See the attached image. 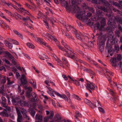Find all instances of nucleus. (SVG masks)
<instances>
[{"mask_svg":"<svg viewBox=\"0 0 122 122\" xmlns=\"http://www.w3.org/2000/svg\"><path fill=\"white\" fill-rule=\"evenodd\" d=\"M68 9L67 10L69 11H73L76 13V16L79 19H80L82 16V14L84 11H82L81 9L77 5L73 4L69 8L68 6Z\"/></svg>","mask_w":122,"mask_h":122,"instance_id":"f257e3e1","label":"nucleus"},{"mask_svg":"<svg viewBox=\"0 0 122 122\" xmlns=\"http://www.w3.org/2000/svg\"><path fill=\"white\" fill-rule=\"evenodd\" d=\"M59 48L61 50L65 51L66 53L65 54V55L68 57L74 59L75 58V53L70 50L71 48L69 46H58Z\"/></svg>","mask_w":122,"mask_h":122,"instance_id":"f03ea898","label":"nucleus"},{"mask_svg":"<svg viewBox=\"0 0 122 122\" xmlns=\"http://www.w3.org/2000/svg\"><path fill=\"white\" fill-rule=\"evenodd\" d=\"M83 13L82 14L81 18L80 19V20L83 21L87 20L88 19V18L90 17L92 15V13H87L86 15V12L85 10H84Z\"/></svg>","mask_w":122,"mask_h":122,"instance_id":"7ed1b4c3","label":"nucleus"},{"mask_svg":"<svg viewBox=\"0 0 122 122\" xmlns=\"http://www.w3.org/2000/svg\"><path fill=\"white\" fill-rule=\"evenodd\" d=\"M104 15V13L102 12V11L97 9L96 10V15L97 16L94 17L95 20L94 19L92 20V18L91 20H93L94 21L95 20L96 21L100 19V18H101V17L100 16H103Z\"/></svg>","mask_w":122,"mask_h":122,"instance_id":"20e7f679","label":"nucleus"},{"mask_svg":"<svg viewBox=\"0 0 122 122\" xmlns=\"http://www.w3.org/2000/svg\"><path fill=\"white\" fill-rule=\"evenodd\" d=\"M24 99V96L23 95H21V96L12 99V102L13 104L15 105L19 104L20 100L21 99Z\"/></svg>","mask_w":122,"mask_h":122,"instance_id":"39448f33","label":"nucleus"},{"mask_svg":"<svg viewBox=\"0 0 122 122\" xmlns=\"http://www.w3.org/2000/svg\"><path fill=\"white\" fill-rule=\"evenodd\" d=\"M106 30L109 32L108 35L107 42H108L109 40L113 39L114 35V33L112 32V30H109V27L107 28Z\"/></svg>","mask_w":122,"mask_h":122,"instance_id":"423d86ee","label":"nucleus"},{"mask_svg":"<svg viewBox=\"0 0 122 122\" xmlns=\"http://www.w3.org/2000/svg\"><path fill=\"white\" fill-rule=\"evenodd\" d=\"M86 87L91 93L92 92V91L94 90L95 88L93 84L90 82L87 84Z\"/></svg>","mask_w":122,"mask_h":122,"instance_id":"0eeeda50","label":"nucleus"},{"mask_svg":"<svg viewBox=\"0 0 122 122\" xmlns=\"http://www.w3.org/2000/svg\"><path fill=\"white\" fill-rule=\"evenodd\" d=\"M109 14L108 13H107L106 15L108 16V22L107 24L108 25H111L112 24V20L111 17V13H112V11L111 10L109 11Z\"/></svg>","mask_w":122,"mask_h":122,"instance_id":"6e6552de","label":"nucleus"},{"mask_svg":"<svg viewBox=\"0 0 122 122\" xmlns=\"http://www.w3.org/2000/svg\"><path fill=\"white\" fill-rule=\"evenodd\" d=\"M55 94L57 96H59L60 97L64 99H66L67 101L69 102H71V100L70 99V98L67 97L65 95L63 94L62 95H61L59 93L56 92H55Z\"/></svg>","mask_w":122,"mask_h":122,"instance_id":"1a4fd4ad","label":"nucleus"},{"mask_svg":"<svg viewBox=\"0 0 122 122\" xmlns=\"http://www.w3.org/2000/svg\"><path fill=\"white\" fill-rule=\"evenodd\" d=\"M21 84L23 85H26L27 83L26 78L25 75L24 74L22 75V77L20 79Z\"/></svg>","mask_w":122,"mask_h":122,"instance_id":"9d476101","label":"nucleus"},{"mask_svg":"<svg viewBox=\"0 0 122 122\" xmlns=\"http://www.w3.org/2000/svg\"><path fill=\"white\" fill-rule=\"evenodd\" d=\"M61 116L58 114H57L54 117V120L50 122H59L61 121Z\"/></svg>","mask_w":122,"mask_h":122,"instance_id":"9b49d317","label":"nucleus"},{"mask_svg":"<svg viewBox=\"0 0 122 122\" xmlns=\"http://www.w3.org/2000/svg\"><path fill=\"white\" fill-rule=\"evenodd\" d=\"M31 96L32 97L31 100V102H34L38 101V98L35 93L34 92L32 93Z\"/></svg>","mask_w":122,"mask_h":122,"instance_id":"f8f14e48","label":"nucleus"},{"mask_svg":"<svg viewBox=\"0 0 122 122\" xmlns=\"http://www.w3.org/2000/svg\"><path fill=\"white\" fill-rule=\"evenodd\" d=\"M92 2L96 4H101L103 3H107L108 1L105 0H92Z\"/></svg>","mask_w":122,"mask_h":122,"instance_id":"ddd939ff","label":"nucleus"},{"mask_svg":"<svg viewBox=\"0 0 122 122\" xmlns=\"http://www.w3.org/2000/svg\"><path fill=\"white\" fill-rule=\"evenodd\" d=\"M106 48L107 49L108 53H110L112 52H114L115 50L113 48L112 46H106Z\"/></svg>","mask_w":122,"mask_h":122,"instance_id":"4468645a","label":"nucleus"},{"mask_svg":"<svg viewBox=\"0 0 122 122\" xmlns=\"http://www.w3.org/2000/svg\"><path fill=\"white\" fill-rule=\"evenodd\" d=\"M35 40L36 42L41 44V45H45L46 44V43L45 42H44L42 39L36 37L35 38Z\"/></svg>","mask_w":122,"mask_h":122,"instance_id":"2eb2a0df","label":"nucleus"},{"mask_svg":"<svg viewBox=\"0 0 122 122\" xmlns=\"http://www.w3.org/2000/svg\"><path fill=\"white\" fill-rule=\"evenodd\" d=\"M84 71H85L87 73H89L93 76H95V73L94 72L92 71L90 69L85 68L84 69Z\"/></svg>","mask_w":122,"mask_h":122,"instance_id":"dca6fc26","label":"nucleus"},{"mask_svg":"<svg viewBox=\"0 0 122 122\" xmlns=\"http://www.w3.org/2000/svg\"><path fill=\"white\" fill-rule=\"evenodd\" d=\"M25 99V97L24 99H21L20 100V101L19 104L22 106H24L26 105L27 104V103L26 101H24Z\"/></svg>","mask_w":122,"mask_h":122,"instance_id":"f3484780","label":"nucleus"},{"mask_svg":"<svg viewBox=\"0 0 122 122\" xmlns=\"http://www.w3.org/2000/svg\"><path fill=\"white\" fill-rule=\"evenodd\" d=\"M98 8L99 9L102 10L105 12H107V13H108V14H109V11L110 10H112L111 9H109L108 10H107V9L105 7L102 6H99L98 7Z\"/></svg>","mask_w":122,"mask_h":122,"instance_id":"a211bd4d","label":"nucleus"},{"mask_svg":"<svg viewBox=\"0 0 122 122\" xmlns=\"http://www.w3.org/2000/svg\"><path fill=\"white\" fill-rule=\"evenodd\" d=\"M13 32L16 35H17L20 38L22 39H23V36L22 34L16 30H13Z\"/></svg>","mask_w":122,"mask_h":122,"instance_id":"6ab92c4d","label":"nucleus"},{"mask_svg":"<svg viewBox=\"0 0 122 122\" xmlns=\"http://www.w3.org/2000/svg\"><path fill=\"white\" fill-rule=\"evenodd\" d=\"M100 19H101V27H103L105 24L106 20L105 18L101 17Z\"/></svg>","mask_w":122,"mask_h":122,"instance_id":"aec40b11","label":"nucleus"},{"mask_svg":"<svg viewBox=\"0 0 122 122\" xmlns=\"http://www.w3.org/2000/svg\"><path fill=\"white\" fill-rule=\"evenodd\" d=\"M73 31H74V33L76 35V37L78 39L81 40V36L80 34H81V33H80L79 34L77 33V31L76 29H74Z\"/></svg>","mask_w":122,"mask_h":122,"instance_id":"412c9836","label":"nucleus"},{"mask_svg":"<svg viewBox=\"0 0 122 122\" xmlns=\"http://www.w3.org/2000/svg\"><path fill=\"white\" fill-rule=\"evenodd\" d=\"M29 112L30 113L31 115L33 117H34L35 115L36 111L33 108H29Z\"/></svg>","mask_w":122,"mask_h":122,"instance_id":"4be33fe9","label":"nucleus"},{"mask_svg":"<svg viewBox=\"0 0 122 122\" xmlns=\"http://www.w3.org/2000/svg\"><path fill=\"white\" fill-rule=\"evenodd\" d=\"M36 120L40 121H42L43 120L42 116L38 113L36 114Z\"/></svg>","mask_w":122,"mask_h":122,"instance_id":"5701e85b","label":"nucleus"},{"mask_svg":"<svg viewBox=\"0 0 122 122\" xmlns=\"http://www.w3.org/2000/svg\"><path fill=\"white\" fill-rule=\"evenodd\" d=\"M46 36H48L50 39L53 40L55 42L57 41V39L53 37L51 35L49 34L48 33H46Z\"/></svg>","mask_w":122,"mask_h":122,"instance_id":"b1692460","label":"nucleus"},{"mask_svg":"<svg viewBox=\"0 0 122 122\" xmlns=\"http://www.w3.org/2000/svg\"><path fill=\"white\" fill-rule=\"evenodd\" d=\"M4 53L7 55L8 56L9 58L11 59L14 58V56L10 54L8 51H5L4 52Z\"/></svg>","mask_w":122,"mask_h":122,"instance_id":"393cba45","label":"nucleus"},{"mask_svg":"<svg viewBox=\"0 0 122 122\" xmlns=\"http://www.w3.org/2000/svg\"><path fill=\"white\" fill-rule=\"evenodd\" d=\"M0 115L2 117H8V114L7 112H5L3 111L1 112L0 114Z\"/></svg>","mask_w":122,"mask_h":122,"instance_id":"a878e982","label":"nucleus"},{"mask_svg":"<svg viewBox=\"0 0 122 122\" xmlns=\"http://www.w3.org/2000/svg\"><path fill=\"white\" fill-rule=\"evenodd\" d=\"M88 105L92 108H93L95 107H97L99 106V105H97L96 104H95V105H93L91 102Z\"/></svg>","mask_w":122,"mask_h":122,"instance_id":"bb28decb","label":"nucleus"},{"mask_svg":"<svg viewBox=\"0 0 122 122\" xmlns=\"http://www.w3.org/2000/svg\"><path fill=\"white\" fill-rule=\"evenodd\" d=\"M74 60L75 61H79L80 63H82L83 64H85L86 65H87V63H85L83 61L81 60H79V59L77 58L76 57H75V58L74 59Z\"/></svg>","mask_w":122,"mask_h":122,"instance_id":"cd10ccee","label":"nucleus"},{"mask_svg":"<svg viewBox=\"0 0 122 122\" xmlns=\"http://www.w3.org/2000/svg\"><path fill=\"white\" fill-rule=\"evenodd\" d=\"M62 60L63 64H65L66 66H67V62L66 59L64 57H63L62 58Z\"/></svg>","mask_w":122,"mask_h":122,"instance_id":"c85d7f7f","label":"nucleus"},{"mask_svg":"<svg viewBox=\"0 0 122 122\" xmlns=\"http://www.w3.org/2000/svg\"><path fill=\"white\" fill-rule=\"evenodd\" d=\"M76 115L75 116L76 118L75 121H76L78 120L77 117H81V114L79 112H76Z\"/></svg>","mask_w":122,"mask_h":122,"instance_id":"c756f323","label":"nucleus"},{"mask_svg":"<svg viewBox=\"0 0 122 122\" xmlns=\"http://www.w3.org/2000/svg\"><path fill=\"white\" fill-rule=\"evenodd\" d=\"M98 48L99 50L102 53L104 49V46H98Z\"/></svg>","mask_w":122,"mask_h":122,"instance_id":"7c9ffc66","label":"nucleus"},{"mask_svg":"<svg viewBox=\"0 0 122 122\" xmlns=\"http://www.w3.org/2000/svg\"><path fill=\"white\" fill-rule=\"evenodd\" d=\"M22 118V115L18 116L17 119V122H21V119Z\"/></svg>","mask_w":122,"mask_h":122,"instance_id":"2f4dec72","label":"nucleus"},{"mask_svg":"<svg viewBox=\"0 0 122 122\" xmlns=\"http://www.w3.org/2000/svg\"><path fill=\"white\" fill-rule=\"evenodd\" d=\"M4 43L5 45L6 46H11L12 45V44L9 43V42L6 41L4 40Z\"/></svg>","mask_w":122,"mask_h":122,"instance_id":"473e14b6","label":"nucleus"},{"mask_svg":"<svg viewBox=\"0 0 122 122\" xmlns=\"http://www.w3.org/2000/svg\"><path fill=\"white\" fill-rule=\"evenodd\" d=\"M20 112L22 113L23 115L27 113V112L26 110L23 108L21 109V110L20 111Z\"/></svg>","mask_w":122,"mask_h":122,"instance_id":"72a5a7b5","label":"nucleus"},{"mask_svg":"<svg viewBox=\"0 0 122 122\" xmlns=\"http://www.w3.org/2000/svg\"><path fill=\"white\" fill-rule=\"evenodd\" d=\"M15 108L17 113V116L21 115L19 108L17 107H15Z\"/></svg>","mask_w":122,"mask_h":122,"instance_id":"f704fd0d","label":"nucleus"},{"mask_svg":"<svg viewBox=\"0 0 122 122\" xmlns=\"http://www.w3.org/2000/svg\"><path fill=\"white\" fill-rule=\"evenodd\" d=\"M7 84L8 85H11L13 84V81H11L10 78L7 77Z\"/></svg>","mask_w":122,"mask_h":122,"instance_id":"c9c22d12","label":"nucleus"},{"mask_svg":"<svg viewBox=\"0 0 122 122\" xmlns=\"http://www.w3.org/2000/svg\"><path fill=\"white\" fill-rule=\"evenodd\" d=\"M110 61L112 63H115L117 61L116 58L115 57L113 58L112 59H111L110 60Z\"/></svg>","mask_w":122,"mask_h":122,"instance_id":"e433bc0d","label":"nucleus"},{"mask_svg":"<svg viewBox=\"0 0 122 122\" xmlns=\"http://www.w3.org/2000/svg\"><path fill=\"white\" fill-rule=\"evenodd\" d=\"M1 103V105L2 106L5 108L7 107V106L6 105V101H2Z\"/></svg>","mask_w":122,"mask_h":122,"instance_id":"4c0bfd02","label":"nucleus"},{"mask_svg":"<svg viewBox=\"0 0 122 122\" xmlns=\"http://www.w3.org/2000/svg\"><path fill=\"white\" fill-rule=\"evenodd\" d=\"M1 82V83L3 84H4L6 82V77L5 76L3 77V79H2Z\"/></svg>","mask_w":122,"mask_h":122,"instance_id":"58836bf2","label":"nucleus"},{"mask_svg":"<svg viewBox=\"0 0 122 122\" xmlns=\"http://www.w3.org/2000/svg\"><path fill=\"white\" fill-rule=\"evenodd\" d=\"M31 94H30V92L29 91H27L26 93V96L28 98L30 97Z\"/></svg>","mask_w":122,"mask_h":122,"instance_id":"ea45409f","label":"nucleus"},{"mask_svg":"<svg viewBox=\"0 0 122 122\" xmlns=\"http://www.w3.org/2000/svg\"><path fill=\"white\" fill-rule=\"evenodd\" d=\"M23 117L24 118L26 119V120H29L30 118L27 115V113H25L23 115Z\"/></svg>","mask_w":122,"mask_h":122,"instance_id":"a19ab883","label":"nucleus"},{"mask_svg":"<svg viewBox=\"0 0 122 122\" xmlns=\"http://www.w3.org/2000/svg\"><path fill=\"white\" fill-rule=\"evenodd\" d=\"M30 18L28 16H26V17H23L22 18V20L24 21H26L29 20Z\"/></svg>","mask_w":122,"mask_h":122,"instance_id":"79ce46f5","label":"nucleus"},{"mask_svg":"<svg viewBox=\"0 0 122 122\" xmlns=\"http://www.w3.org/2000/svg\"><path fill=\"white\" fill-rule=\"evenodd\" d=\"M73 96L74 98L78 100H81V98H79V96L77 95H73Z\"/></svg>","mask_w":122,"mask_h":122,"instance_id":"37998d69","label":"nucleus"},{"mask_svg":"<svg viewBox=\"0 0 122 122\" xmlns=\"http://www.w3.org/2000/svg\"><path fill=\"white\" fill-rule=\"evenodd\" d=\"M21 9L22 10V11L24 12V13H26L28 15H30V13L29 12H28V11L25 10L23 8H21Z\"/></svg>","mask_w":122,"mask_h":122,"instance_id":"c03bdc74","label":"nucleus"},{"mask_svg":"<svg viewBox=\"0 0 122 122\" xmlns=\"http://www.w3.org/2000/svg\"><path fill=\"white\" fill-rule=\"evenodd\" d=\"M121 57L120 55H118L117 57V61L121 60Z\"/></svg>","mask_w":122,"mask_h":122,"instance_id":"a18cd8bd","label":"nucleus"},{"mask_svg":"<svg viewBox=\"0 0 122 122\" xmlns=\"http://www.w3.org/2000/svg\"><path fill=\"white\" fill-rule=\"evenodd\" d=\"M54 115L53 112L52 111L51 112L50 116L48 117L49 118H52L53 116Z\"/></svg>","mask_w":122,"mask_h":122,"instance_id":"49530a36","label":"nucleus"},{"mask_svg":"<svg viewBox=\"0 0 122 122\" xmlns=\"http://www.w3.org/2000/svg\"><path fill=\"white\" fill-rule=\"evenodd\" d=\"M87 9H88L89 11L92 13H93L94 12V9L92 7H88Z\"/></svg>","mask_w":122,"mask_h":122,"instance_id":"de8ad7c7","label":"nucleus"},{"mask_svg":"<svg viewBox=\"0 0 122 122\" xmlns=\"http://www.w3.org/2000/svg\"><path fill=\"white\" fill-rule=\"evenodd\" d=\"M13 42V44H14L16 45H19V43L18 42L16 41L13 40L12 41Z\"/></svg>","mask_w":122,"mask_h":122,"instance_id":"09e8293b","label":"nucleus"},{"mask_svg":"<svg viewBox=\"0 0 122 122\" xmlns=\"http://www.w3.org/2000/svg\"><path fill=\"white\" fill-rule=\"evenodd\" d=\"M92 47V46H84V47H83V48L85 49V50H87V49L89 50H91V48L93 47Z\"/></svg>","mask_w":122,"mask_h":122,"instance_id":"8fccbe9b","label":"nucleus"},{"mask_svg":"<svg viewBox=\"0 0 122 122\" xmlns=\"http://www.w3.org/2000/svg\"><path fill=\"white\" fill-rule=\"evenodd\" d=\"M98 107V109L99 110H100L101 112L103 113H104V110L102 108L99 106Z\"/></svg>","mask_w":122,"mask_h":122,"instance_id":"3c124183","label":"nucleus"},{"mask_svg":"<svg viewBox=\"0 0 122 122\" xmlns=\"http://www.w3.org/2000/svg\"><path fill=\"white\" fill-rule=\"evenodd\" d=\"M49 20L51 22L52 24H53V22H56V21L54 20L53 18H51L50 19H49Z\"/></svg>","mask_w":122,"mask_h":122,"instance_id":"603ef678","label":"nucleus"},{"mask_svg":"<svg viewBox=\"0 0 122 122\" xmlns=\"http://www.w3.org/2000/svg\"><path fill=\"white\" fill-rule=\"evenodd\" d=\"M109 41H110L111 43V45H114L115 43V40L114 39L110 40H109Z\"/></svg>","mask_w":122,"mask_h":122,"instance_id":"864d4df0","label":"nucleus"},{"mask_svg":"<svg viewBox=\"0 0 122 122\" xmlns=\"http://www.w3.org/2000/svg\"><path fill=\"white\" fill-rule=\"evenodd\" d=\"M3 61L5 62V63L8 64H10V62L5 59H3Z\"/></svg>","mask_w":122,"mask_h":122,"instance_id":"5fc2aeb1","label":"nucleus"},{"mask_svg":"<svg viewBox=\"0 0 122 122\" xmlns=\"http://www.w3.org/2000/svg\"><path fill=\"white\" fill-rule=\"evenodd\" d=\"M83 8L86 9H87L88 8V6L87 5H86V4L85 3H83V5H82Z\"/></svg>","mask_w":122,"mask_h":122,"instance_id":"6e6d98bb","label":"nucleus"},{"mask_svg":"<svg viewBox=\"0 0 122 122\" xmlns=\"http://www.w3.org/2000/svg\"><path fill=\"white\" fill-rule=\"evenodd\" d=\"M25 89H28V90L27 91H29L31 92L32 91V88L30 87L29 86L27 88V86H25Z\"/></svg>","mask_w":122,"mask_h":122,"instance_id":"4d7b16f0","label":"nucleus"},{"mask_svg":"<svg viewBox=\"0 0 122 122\" xmlns=\"http://www.w3.org/2000/svg\"><path fill=\"white\" fill-rule=\"evenodd\" d=\"M62 76L65 80H68V78L66 76L65 74H63L62 75Z\"/></svg>","mask_w":122,"mask_h":122,"instance_id":"13d9d810","label":"nucleus"},{"mask_svg":"<svg viewBox=\"0 0 122 122\" xmlns=\"http://www.w3.org/2000/svg\"><path fill=\"white\" fill-rule=\"evenodd\" d=\"M74 83L76 84L77 86H80V85L79 84V82L77 81L76 80L74 81Z\"/></svg>","mask_w":122,"mask_h":122,"instance_id":"bf43d9fd","label":"nucleus"},{"mask_svg":"<svg viewBox=\"0 0 122 122\" xmlns=\"http://www.w3.org/2000/svg\"><path fill=\"white\" fill-rule=\"evenodd\" d=\"M118 27L119 30L122 32V28L120 25H118Z\"/></svg>","mask_w":122,"mask_h":122,"instance_id":"052dcab7","label":"nucleus"},{"mask_svg":"<svg viewBox=\"0 0 122 122\" xmlns=\"http://www.w3.org/2000/svg\"><path fill=\"white\" fill-rule=\"evenodd\" d=\"M48 88L49 89L50 91H51L52 92H54V93H55V92L56 91H55L54 90L52 89L51 87H48Z\"/></svg>","mask_w":122,"mask_h":122,"instance_id":"680f3d73","label":"nucleus"},{"mask_svg":"<svg viewBox=\"0 0 122 122\" xmlns=\"http://www.w3.org/2000/svg\"><path fill=\"white\" fill-rule=\"evenodd\" d=\"M33 81V83H32V85H33V87L34 88H35L36 87V82H35L33 80H32Z\"/></svg>","mask_w":122,"mask_h":122,"instance_id":"e2e57ef3","label":"nucleus"},{"mask_svg":"<svg viewBox=\"0 0 122 122\" xmlns=\"http://www.w3.org/2000/svg\"><path fill=\"white\" fill-rule=\"evenodd\" d=\"M12 62L13 63L14 65H16V61L14 60V58H12Z\"/></svg>","mask_w":122,"mask_h":122,"instance_id":"0e129e2a","label":"nucleus"},{"mask_svg":"<svg viewBox=\"0 0 122 122\" xmlns=\"http://www.w3.org/2000/svg\"><path fill=\"white\" fill-rule=\"evenodd\" d=\"M97 29H99L100 27V24L99 23H97L96 24Z\"/></svg>","mask_w":122,"mask_h":122,"instance_id":"69168bd1","label":"nucleus"},{"mask_svg":"<svg viewBox=\"0 0 122 122\" xmlns=\"http://www.w3.org/2000/svg\"><path fill=\"white\" fill-rule=\"evenodd\" d=\"M44 23L46 24V25L47 26L46 28L47 29H48L49 28V27L48 25V23L46 21H44Z\"/></svg>","mask_w":122,"mask_h":122,"instance_id":"338daca9","label":"nucleus"},{"mask_svg":"<svg viewBox=\"0 0 122 122\" xmlns=\"http://www.w3.org/2000/svg\"><path fill=\"white\" fill-rule=\"evenodd\" d=\"M84 101L88 105L90 102V101L87 99H86Z\"/></svg>","mask_w":122,"mask_h":122,"instance_id":"774afa93","label":"nucleus"}]
</instances>
